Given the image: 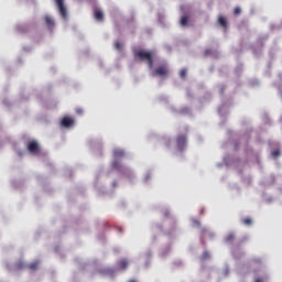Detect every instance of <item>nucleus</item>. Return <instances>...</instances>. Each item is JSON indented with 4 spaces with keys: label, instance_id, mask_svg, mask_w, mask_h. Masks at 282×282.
Segmentation results:
<instances>
[{
    "label": "nucleus",
    "instance_id": "obj_4",
    "mask_svg": "<svg viewBox=\"0 0 282 282\" xmlns=\"http://www.w3.org/2000/svg\"><path fill=\"white\" fill-rule=\"evenodd\" d=\"M72 126H74V119L69 117H64L62 119V127H72Z\"/></svg>",
    "mask_w": 282,
    "mask_h": 282
},
{
    "label": "nucleus",
    "instance_id": "obj_6",
    "mask_svg": "<svg viewBox=\"0 0 282 282\" xmlns=\"http://www.w3.org/2000/svg\"><path fill=\"white\" fill-rule=\"evenodd\" d=\"M95 19L97 21H102V19H105V14L102 13V11L100 10H95Z\"/></svg>",
    "mask_w": 282,
    "mask_h": 282
},
{
    "label": "nucleus",
    "instance_id": "obj_16",
    "mask_svg": "<svg viewBox=\"0 0 282 282\" xmlns=\"http://www.w3.org/2000/svg\"><path fill=\"white\" fill-rule=\"evenodd\" d=\"M116 48H117V50H122V43L117 42V43H116Z\"/></svg>",
    "mask_w": 282,
    "mask_h": 282
},
{
    "label": "nucleus",
    "instance_id": "obj_20",
    "mask_svg": "<svg viewBox=\"0 0 282 282\" xmlns=\"http://www.w3.org/2000/svg\"><path fill=\"white\" fill-rule=\"evenodd\" d=\"M256 282H261V280L258 279V280H256Z\"/></svg>",
    "mask_w": 282,
    "mask_h": 282
},
{
    "label": "nucleus",
    "instance_id": "obj_3",
    "mask_svg": "<svg viewBox=\"0 0 282 282\" xmlns=\"http://www.w3.org/2000/svg\"><path fill=\"white\" fill-rule=\"evenodd\" d=\"M28 150L33 154L39 153V143H36V141H31L28 145Z\"/></svg>",
    "mask_w": 282,
    "mask_h": 282
},
{
    "label": "nucleus",
    "instance_id": "obj_18",
    "mask_svg": "<svg viewBox=\"0 0 282 282\" xmlns=\"http://www.w3.org/2000/svg\"><path fill=\"white\" fill-rule=\"evenodd\" d=\"M115 154H116V155H122L123 152H122V150H117V151H115Z\"/></svg>",
    "mask_w": 282,
    "mask_h": 282
},
{
    "label": "nucleus",
    "instance_id": "obj_1",
    "mask_svg": "<svg viewBox=\"0 0 282 282\" xmlns=\"http://www.w3.org/2000/svg\"><path fill=\"white\" fill-rule=\"evenodd\" d=\"M137 56H139V58H141L142 61H149L150 69L153 68V55L151 54V52L141 50L137 53Z\"/></svg>",
    "mask_w": 282,
    "mask_h": 282
},
{
    "label": "nucleus",
    "instance_id": "obj_14",
    "mask_svg": "<svg viewBox=\"0 0 282 282\" xmlns=\"http://www.w3.org/2000/svg\"><path fill=\"white\" fill-rule=\"evenodd\" d=\"M273 158H278V155H281V152L279 150L272 152Z\"/></svg>",
    "mask_w": 282,
    "mask_h": 282
},
{
    "label": "nucleus",
    "instance_id": "obj_9",
    "mask_svg": "<svg viewBox=\"0 0 282 282\" xmlns=\"http://www.w3.org/2000/svg\"><path fill=\"white\" fill-rule=\"evenodd\" d=\"M182 144H186V138L185 137L178 138V147H182Z\"/></svg>",
    "mask_w": 282,
    "mask_h": 282
},
{
    "label": "nucleus",
    "instance_id": "obj_13",
    "mask_svg": "<svg viewBox=\"0 0 282 282\" xmlns=\"http://www.w3.org/2000/svg\"><path fill=\"white\" fill-rule=\"evenodd\" d=\"M129 265V262L127 260L121 261V268H127Z\"/></svg>",
    "mask_w": 282,
    "mask_h": 282
},
{
    "label": "nucleus",
    "instance_id": "obj_19",
    "mask_svg": "<svg viewBox=\"0 0 282 282\" xmlns=\"http://www.w3.org/2000/svg\"><path fill=\"white\" fill-rule=\"evenodd\" d=\"M83 111L80 109H77V113H82Z\"/></svg>",
    "mask_w": 282,
    "mask_h": 282
},
{
    "label": "nucleus",
    "instance_id": "obj_10",
    "mask_svg": "<svg viewBox=\"0 0 282 282\" xmlns=\"http://www.w3.org/2000/svg\"><path fill=\"white\" fill-rule=\"evenodd\" d=\"M45 20L48 25H54V20H52V18L46 17Z\"/></svg>",
    "mask_w": 282,
    "mask_h": 282
},
{
    "label": "nucleus",
    "instance_id": "obj_21",
    "mask_svg": "<svg viewBox=\"0 0 282 282\" xmlns=\"http://www.w3.org/2000/svg\"><path fill=\"white\" fill-rule=\"evenodd\" d=\"M232 236H229L228 239H230Z\"/></svg>",
    "mask_w": 282,
    "mask_h": 282
},
{
    "label": "nucleus",
    "instance_id": "obj_8",
    "mask_svg": "<svg viewBox=\"0 0 282 282\" xmlns=\"http://www.w3.org/2000/svg\"><path fill=\"white\" fill-rule=\"evenodd\" d=\"M187 23H188V18L183 17V18L181 19V25L184 28L185 25H187Z\"/></svg>",
    "mask_w": 282,
    "mask_h": 282
},
{
    "label": "nucleus",
    "instance_id": "obj_2",
    "mask_svg": "<svg viewBox=\"0 0 282 282\" xmlns=\"http://www.w3.org/2000/svg\"><path fill=\"white\" fill-rule=\"evenodd\" d=\"M64 0H55V3L58 7L59 10V14L64 18L67 19V8L65 7V4L63 3Z\"/></svg>",
    "mask_w": 282,
    "mask_h": 282
},
{
    "label": "nucleus",
    "instance_id": "obj_17",
    "mask_svg": "<svg viewBox=\"0 0 282 282\" xmlns=\"http://www.w3.org/2000/svg\"><path fill=\"white\" fill-rule=\"evenodd\" d=\"M234 12H235V14H241V9L240 8H236Z\"/></svg>",
    "mask_w": 282,
    "mask_h": 282
},
{
    "label": "nucleus",
    "instance_id": "obj_12",
    "mask_svg": "<svg viewBox=\"0 0 282 282\" xmlns=\"http://www.w3.org/2000/svg\"><path fill=\"white\" fill-rule=\"evenodd\" d=\"M37 265H39V262H34V263L30 264V269L31 270H36Z\"/></svg>",
    "mask_w": 282,
    "mask_h": 282
},
{
    "label": "nucleus",
    "instance_id": "obj_15",
    "mask_svg": "<svg viewBox=\"0 0 282 282\" xmlns=\"http://www.w3.org/2000/svg\"><path fill=\"white\" fill-rule=\"evenodd\" d=\"M243 224H246L247 226H249L250 224H252V219L247 218L243 220Z\"/></svg>",
    "mask_w": 282,
    "mask_h": 282
},
{
    "label": "nucleus",
    "instance_id": "obj_5",
    "mask_svg": "<svg viewBox=\"0 0 282 282\" xmlns=\"http://www.w3.org/2000/svg\"><path fill=\"white\" fill-rule=\"evenodd\" d=\"M167 70L166 67L161 66L156 69V72L153 73V76H166Z\"/></svg>",
    "mask_w": 282,
    "mask_h": 282
},
{
    "label": "nucleus",
    "instance_id": "obj_7",
    "mask_svg": "<svg viewBox=\"0 0 282 282\" xmlns=\"http://www.w3.org/2000/svg\"><path fill=\"white\" fill-rule=\"evenodd\" d=\"M218 23H220V25H223V28H226V18H224V17H219V19H218Z\"/></svg>",
    "mask_w": 282,
    "mask_h": 282
},
{
    "label": "nucleus",
    "instance_id": "obj_11",
    "mask_svg": "<svg viewBox=\"0 0 282 282\" xmlns=\"http://www.w3.org/2000/svg\"><path fill=\"white\" fill-rule=\"evenodd\" d=\"M180 76L181 78H186V69H182Z\"/></svg>",
    "mask_w": 282,
    "mask_h": 282
}]
</instances>
